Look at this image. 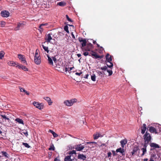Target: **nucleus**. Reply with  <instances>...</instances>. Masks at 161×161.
Wrapping results in <instances>:
<instances>
[{
    "label": "nucleus",
    "mask_w": 161,
    "mask_h": 161,
    "mask_svg": "<svg viewBox=\"0 0 161 161\" xmlns=\"http://www.w3.org/2000/svg\"><path fill=\"white\" fill-rule=\"evenodd\" d=\"M44 99L47 101L49 105H50V98L48 97H45Z\"/></svg>",
    "instance_id": "33"
},
{
    "label": "nucleus",
    "mask_w": 161,
    "mask_h": 161,
    "mask_svg": "<svg viewBox=\"0 0 161 161\" xmlns=\"http://www.w3.org/2000/svg\"><path fill=\"white\" fill-rule=\"evenodd\" d=\"M58 56L56 55L54 57H53V59L54 63L56 64L57 65V63L58 62H58H60L59 60L57 59V58Z\"/></svg>",
    "instance_id": "26"
},
{
    "label": "nucleus",
    "mask_w": 161,
    "mask_h": 161,
    "mask_svg": "<svg viewBox=\"0 0 161 161\" xmlns=\"http://www.w3.org/2000/svg\"><path fill=\"white\" fill-rule=\"evenodd\" d=\"M144 161H147L148 160V159L147 158H145L144 160Z\"/></svg>",
    "instance_id": "63"
},
{
    "label": "nucleus",
    "mask_w": 161,
    "mask_h": 161,
    "mask_svg": "<svg viewBox=\"0 0 161 161\" xmlns=\"http://www.w3.org/2000/svg\"><path fill=\"white\" fill-rule=\"evenodd\" d=\"M55 149V147L52 144V145H51V150H53L54 151Z\"/></svg>",
    "instance_id": "48"
},
{
    "label": "nucleus",
    "mask_w": 161,
    "mask_h": 161,
    "mask_svg": "<svg viewBox=\"0 0 161 161\" xmlns=\"http://www.w3.org/2000/svg\"><path fill=\"white\" fill-rule=\"evenodd\" d=\"M66 3L64 1L61 2L57 3V5L61 7H63L65 6Z\"/></svg>",
    "instance_id": "27"
},
{
    "label": "nucleus",
    "mask_w": 161,
    "mask_h": 161,
    "mask_svg": "<svg viewBox=\"0 0 161 161\" xmlns=\"http://www.w3.org/2000/svg\"><path fill=\"white\" fill-rule=\"evenodd\" d=\"M116 152L117 153L120 152L123 155H125V151L123 148H122L121 147H120L116 149Z\"/></svg>",
    "instance_id": "21"
},
{
    "label": "nucleus",
    "mask_w": 161,
    "mask_h": 161,
    "mask_svg": "<svg viewBox=\"0 0 161 161\" xmlns=\"http://www.w3.org/2000/svg\"><path fill=\"white\" fill-rule=\"evenodd\" d=\"M1 16L4 17H8L9 16V13L7 11L4 10L1 11Z\"/></svg>",
    "instance_id": "12"
},
{
    "label": "nucleus",
    "mask_w": 161,
    "mask_h": 161,
    "mask_svg": "<svg viewBox=\"0 0 161 161\" xmlns=\"http://www.w3.org/2000/svg\"><path fill=\"white\" fill-rule=\"evenodd\" d=\"M69 69V67H67V66H66V67L65 68V71L66 72H67Z\"/></svg>",
    "instance_id": "51"
},
{
    "label": "nucleus",
    "mask_w": 161,
    "mask_h": 161,
    "mask_svg": "<svg viewBox=\"0 0 161 161\" xmlns=\"http://www.w3.org/2000/svg\"><path fill=\"white\" fill-rule=\"evenodd\" d=\"M66 17L67 19V20L69 21L72 22V20L69 17L68 15H66Z\"/></svg>",
    "instance_id": "43"
},
{
    "label": "nucleus",
    "mask_w": 161,
    "mask_h": 161,
    "mask_svg": "<svg viewBox=\"0 0 161 161\" xmlns=\"http://www.w3.org/2000/svg\"><path fill=\"white\" fill-rule=\"evenodd\" d=\"M86 156L83 154H79L78 156V159L85 160L86 159Z\"/></svg>",
    "instance_id": "20"
},
{
    "label": "nucleus",
    "mask_w": 161,
    "mask_h": 161,
    "mask_svg": "<svg viewBox=\"0 0 161 161\" xmlns=\"http://www.w3.org/2000/svg\"><path fill=\"white\" fill-rule=\"evenodd\" d=\"M105 57L106 60L110 64V65H107L108 67L111 68L113 67V63L111 62L112 61V56L110 55L109 54L107 53Z\"/></svg>",
    "instance_id": "4"
},
{
    "label": "nucleus",
    "mask_w": 161,
    "mask_h": 161,
    "mask_svg": "<svg viewBox=\"0 0 161 161\" xmlns=\"http://www.w3.org/2000/svg\"><path fill=\"white\" fill-rule=\"evenodd\" d=\"M112 152L114 155L115 156L116 155L115 152L114 151L112 150Z\"/></svg>",
    "instance_id": "57"
},
{
    "label": "nucleus",
    "mask_w": 161,
    "mask_h": 161,
    "mask_svg": "<svg viewBox=\"0 0 161 161\" xmlns=\"http://www.w3.org/2000/svg\"><path fill=\"white\" fill-rule=\"evenodd\" d=\"M71 156V155L66 156L64 159V161H72Z\"/></svg>",
    "instance_id": "30"
},
{
    "label": "nucleus",
    "mask_w": 161,
    "mask_h": 161,
    "mask_svg": "<svg viewBox=\"0 0 161 161\" xmlns=\"http://www.w3.org/2000/svg\"><path fill=\"white\" fill-rule=\"evenodd\" d=\"M19 88L20 90V91L21 92H25V94L27 95H29L30 94V93L29 92H27L25 90L24 88H22L20 86L19 87Z\"/></svg>",
    "instance_id": "25"
},
{
    "label": "nucleus",
    "mask_w": 161,
    "mask_h": 161,
    "mask_svg": "<svg viewBox=\"0 0 161 161\" xmlns=\"http://www.w3.org/2000/svg\"><path fill=\"white\" fill-rule=\"evenodd\" d=\"M69 154H76V151L75 150H73L72 151H71L69 152Z\"/></svg>",
    "instance_id": "41"
},
{
    "label": "nucleus",
    "mask_w": 161,
    "mask_h": 161,
    "mask_svg": "<svg viewBox=\"0 0 161 161\" xmlns=\"http://www.w3.org/2000/svg\"><path fill=\"white\" fill-rule=\"evenodd\" d=\"M127 141L126 139H125L121 141L120 143L122 148L124 147L125 145L127 144Z\"/></svg>",
    "instance_id": "19"
},
{
    "label": "nucleus",
    "mask_w": 161,
    "mask_h": 161,
    "mask_svg": "<svg viewBox=\"0 0 161 161\" xmlns=\"http://www.w3.org/2000/svg\"><path fill=\"white\" fill-rule=\"evenodd\" d=\"M74 68V67H72L70 68H69L70 69H69V73H70L71 72V70L72 69H73V68Z\"/></svg>",
    "instance_id": "54"
},
{
    "label": "nucleus",
    "mask_w": 161,
    "mask_h": 161,
    "mask_svg": "<svg viewBox=\"0 0 161 161\" xmlns=\"http://www.w3.org/2000/svg\"><path fill=\"white\" fill-rule=\"evenodd\" d=\"M18 58L19 59L21 60L24 63H26V61L25 60V57L23 55L20 54H18Z\"/></svg>",
    "instance_id": "16"
},
{
    "label": "nucleus",
    "mask_w": 161,
    "mask_h": 161,
    "mask_svg": "<svg viewBox=\"0 0 161 161\" xmlns=\"http://www.w3.org/2000/svg\"><path fill=\"white\" fill-rule=\"evenodd\" d=\"M91 143H94V144H96L97 142H91Z\"/></svg>",
    "instance_id": "62"
},
{
    "label": "nucleus",
    "mask_w": 161,
    "mask_h": 161,
    "mask_svg": "<svg viewBox=\"0 0 161 161\" xmlns=\"http://www.w3.org/2000/svg\"><path fill=\"white\" fill-rule=\"evenodd\" d=\"M47 25V23L42 24L40 25V27L46 26V25Z\"/></svg>",
    "instance_id": "52"
},
{
    "label": "nucleus",
    "mask_w": 161,
    "mask_h": 161,
    "mask_svg": "<svg viewBox=\"0 0 161 161\" xmlns=\"http://www.w3.org/2000/svg\"><path fill=\"white\" fill-rule=\"evenodd\" d=\"M111 153L110 152H109L108 153V158L111 156Z\"/></svg>",
    "instance_id": "53"
},
{
    "label": "nucleus",
    "mask_w": 161,
    "mask_h": 161,
    "mask_svg": "<svg viewBox=\"0 0 161 161\" xmlns=\"http://www.w3.org/2000/svg\"><path fill=\"white\" fill-rule=\"evenodd\" d=\"M147 145H146L145 144H144L143 146V147L142 148L141 150L142 151V153L141 155V156L142 157L143 155H144L147 153Z\"/></svg>",
    "instance_id": "14"
},
{
    "label": "nucleus",
    "mask_w": 161,
    "mask_h": 161,
    "mask_svg": "<svg viewBox=\"0 0 161 161\" xmlns=\"http://www.w3.org/2000/svg\"><path fill=\"white\" fill-rule=\"evenodd\" d=\"M51 133H52L54 137H56L58 136V135L54 132L53 131L51 130Z\"/></svg>",
    "instance_id": "36"
},
{
    "label": "nucleus",
    "mask_w": 161,
    "mask_h": 161,
    "mask_svg": "<svg viewBox=\"0 0 161 161\" xmlns=\"http://www.w3.org/2000/svg\"><path fill=\"white\" fill-rule=\"evenodd\" d=\"M22 144L26 147L29 148L30 147V146L29 145V144L23 142Z\"/></svg>",
    "instance_id": "38"
},
{
    "label": "nucleus",
    "mask_w": 161,
    "mask_h": 161,
    "mask_svg": "<svg viewBox=\"0 0 161 161\" xmlns=\"http://www.w3.org/2000/svg\"><path fill=\"white\" fill-rule=\"evenodd\" d=\"M20 133L22 134H24L27 137L28 135L27 131L26 130H23L21 131Z\"/></svg>",
    "instance_id": "31"
},
{
    "label": "nucleus",
    "mask_w": 161,
    "mask_h": 161,
    "mask_svg": "<svg viewBox=\"0 0 161 161\" xmlns=\"http://www.w3.org/2000/svg\"><path fill=\"white\" fill-rule=\"evenodd\" d=\"M77 101V99H72L70 100H66L64 102V103L67 106H70Z\"/></svg>",
    "instance_id": "3"
},
{
    "label": "nucleus",
    "mask_w": 161,
    "mask_h": 161,
    "mask_svg": "<svg viewBox=\"0 0 161 161\" xmlns=\"http://www.w3.org/2000/svg\"><path fill=\"white\" fill-rule=\"evenodd\" d=\"M0 116L4 119L5 121H6V120H7L8 122H9L10 120L8 117L5 114H3V113H2V114L0 115Z\"/></svg>",
    "instance_id": "23"
},
{
    "label": "nucleus",
    "mask_w": 161,
    "mask_h": 161,
    "mask_svg": "<svg viewBox=\"0 0 161 161\" xmlns=\"http://www.w3.org/2000/svg\"><path fill=\"white\" fill-rule=\"evenodd\" d=\"M150 146L151 147H154V148H159V146L158 144L154 143H151L150 144Z\"/></svg>",
    "instance_id": "24"
},
{
    "label": "nucleus",
    "mask_w": 161,
    "mask_h": 161,
    "mask_svg": "<svg viewBox=\"0 0 161 161\" xmlns=\"http://www.w3.org/2000/svg\"><path fill=\"white\" fill-rule=\"evenodd\" d=\"M15 121L18 122L19 123L22 124L23 125L24 124L23 120L19 118H17L15 119Z\"/></svg>",
    "instance_id": "28"
},
{
    "label": "nucleus",
    "mask_w": 161,
    "mask_h": 161,
    "mask_svg": "<svg viewBox=\"0 0 161 161\" xmlns=\"http://www.w3.org/2000/svg\"><path fill=\"white\" fill-rule=\"evenodd\" d=\"M24 25L23 23H18L17 26L14 28V30L15 31L19 30L23 27Z\"/></svg>",
    "instance_id": "15"
},
{
    "label": "nucleus",
    "mask_w": 161,
    "mask_h": 161,
    "mask_svg": "<svg viewBox=\"0 0 161 161\" xmlns=\"http://www.w3.org/2000/svg\"><path fill=\"white\" fill-rule=\"evenodd\" d=\"M17 64L16 65H17V66H16V67H18V68H19V69H22V66H23V65H18V63H17Z\"/></svg>",
    "instance_id": "46"
},
{
    "label": "nucleus",
    "mask_w": 161,
    "mask_h": 161,
    "mask_svg": "<svg viewBox=\"0 0 161 161\" xmlns=\"http://www.w3.org/2000/svg\"><path fill=\"white\" fill-rule=\"evenodd\" d=\"M34 62L37 64H39L41 62V58L40 55L37 57L34 56Z\"/></svg>",
    "instance_id": "13"
},
{
    "label": "nucleus",
    "mask_w": 161,
    "mask_h": 161,
    "mask_svg": "<svg viewBox=\"0 0 161 161\" xmlns=\"http://www.w3.org/2000/svg\"><path fill=\"white\" fill-rule=\"evenodd\" d=\"M53 64V61L52 59L51 58V65Z\"/></svg>",
    "instance_id": "64"
},
{
    "label": "nucleus",
    "mask_w": 161,
    "mask_h": 161,
    "mask_svg": "<svg viewBox=\"0 0 161 161\" xmlns=\"http://www.w3.org/2000/svg\"><path fill=\"white\" fill-rule=\"evenodd\" d=\"M33 104L36 108L39 109H42L43 108V104L41 103H39L38 102H34Z\"/></svg>",
    "instance_id": "11"
},
{
    "label": "nucleus",
    "mask_w": 161,
    "mask_h": 161,
    "mask_svg": "<svg viewBox=\"0 0 161 161\" xmlns=\"http://www.w3.org/2000/svg\"><path fill=\"white\" fill-rule=\"evenodd\" d=\"M96 76L94 74L91 75V80L93 81H96Z\"/></svg>",
    "instance_id": "35"
},
{
    "label": "nucleus",
    "mask_w": 161,
    "mask_h": 161,
    "mask_svg": "<svg viewBox=\"0 0 161 161\" xmlns=\"http://www.w3.org/2000/svg\"><path fill=\"white\" fill-rule=\"evenodd\" d=\"M99 69L102 70V71H100L98 70L96 71L97 72L99 76L101 77H104L105 76V74L104 71H105L108 69L107 67L106 66H104L103 67H100Z\"/></svg>",
    "instance_id": "1"
},
{
    "label": "nucleus",
    "mask_w": 161,
    "mask_h": 161,
    "mask_svg": "<svg viewBox=\"0 0 161 161\" xmlns=\"http://www.w3.org/2000/svg\"><path fill=\"white\" fill-rule=\"evenodd\" d=\"M143 138L145 142L144 144L148 145L151 139V136L150 135L146 132L143 136Z\"/></svg>",
    "instance_id": "2"
},
{
    "label": "nucleus",
    "mask_w": 161,
    "mask_h": 161,
    "mask_svg": "<svg viewBox=\"0 0 161 161\" xmlns=\"http://www.w3.org/2000/svg\"><path fill=\"white\" fill-rule=\"evenodd\" d=\"M89 76V75L87 74L85 75V76L84 77V78L86 79H87L88 78V76Z\"/></svg>",
    "instance_id": "56"
},
{
    "label": "nucleus",
    "mask_w": 161,
    "mask_h": 161,
    "mask_svg": "<svg viewBox=\"0 0 161 161\" xmlns=\"http://www.w3.org/2000/svg\"><path fill=\"white\" fill-rule=\"evenodd\" d=\"M42 46L44 50L45 54L48 58V63L50 64V57L49 55L48 54L49 52V50L48 49V47L45 46L43 45H42Z\"/></svg>",
    "instance_id": "6"
},
{
    "label": "nucleus",
    "mask_w": 161,
    "mask_h": 161,
    "mask_svg": "<svg viewBox=\"0 0 161 161\" xmlns=\"http://www.w3.org/2000/svg\"><path fill=\"white\" fill-rule=\"evenodd\" d=\"M93 48V46L92 44L91 43H88L85 47L82 48V51H91Z\"/></svg>",
    "instance_id": "5"
},
{
    "label": "nucleus",
    "mask_w": 161,
    "mask_h": 161,
    "mask_svg": "<svg viewBox=\"0 0 161 161\" xmlns=\"http://www.w3.org/2000/svg\"><path fill=\"white\" fill-rule=\"evenodd\" d=\"M38 49H36V50L35 55V56H36V57H37L38 55H39L38 53Z\"/></svg>",
    "instance_id": "50"
},
{
    "label": "nucleus",
    "mask_w": 161,
    "mask_h": 161,
    "mask_svg": "<svg viewBox=\"0 0 161 161\" xmlns=\"http://www.w3.org/2000/svg\"><path fill=\"white\" fill-rule=\"evenodd\" d=\"M103 136L98 132H96L93 135V137L94 139H97L100 137H102Z\"/></svg>",
    "instance_id": "22"
},
{
    "label": "nucleus",
    "mask_w": 161,
    "mask_h": 161,
    "mask_svg": "<svg viewBox=\"0 0 161 161\" xmlns=\"http://www.w3.org/2000/svg\"><path fill=\"white\" fill-rule=\"evenodd\" d=\"M141 133L142 134H144L147 130L146 124H143L142 126L141 127Z\"/></svg>",
    "instance_id": "18"
},
{
    "label": "nucleus",
    "mask_w": 161,
    "mask_h": 161,
    "mask_svg": "<svg viewBox=\"0 0 161 161\" xmlns=\"http://www.w3.org/2000/svg\"><path fill=\"white\" fill-rule=\"evenodd\" d=\"M42 26H41V27H40V26H39V28L40 29V30L39 29V30L41 32H42V31L41 30H42L43 29V28H42Z\"/></svg>",
    "instance_id": "55"
},
{
    "label": "nucleus",
    "mask_w": 161,
    "mask_h": 161,
    "mask_svg": "<svg viewBox=\"0 0 161 161\" xmlns=\"http://www.w3.org/2000/svg\"><path fill=\"white\" fill-rule=\"evenodd\" d=\"M64 30L68 33H69V31L68 30V27L67 25H65L64 27Z\"/></svg>",
    "instance_id": "39"
},
{
    "label": "nucleus",
    "mask_w": 161,
    "mask_h": 161,
    "mask_svg": "<svg viewBox=\"0 0 161 161\" xmlns=\"http://www.w3.org/2000/svg\"><path fill=\"white\" fill-rule=\"evenodd\" d=\"M82 74V72H81L80 73L76 72L75 74L76 75L80 76Z\"/></svg>",
    "instance_id": "49"
},
{
    "label": "nucleus",
    "mask_w": 161,
    "mask_h": 161,
    "mask_svg": "<svg viewBox=\"0 0 161 161\" xmlns=\"http://www.w3.org/2000/svg\"><path fill=\"white\" fill-rule=\"evenodd\" d=\"M100 146H101L106 147V144L105 143H102V144H101V145H100Z\"/></svg>",
    "instance_id": "58"
},
{
    "label": "nucleus",
    "mask_w": 161,
    "mask_h": 161,
    "mask_svg": "<svg viewBox=\"0 0 161 161\" xmlns=\"http://www.w3.org/2000/svg\"><path fill=\"white\" fill-rule=\"evenodd\" d=\"M22 69L24 70V71H27L28 70V69L25 66H22Z\"/></svg>",
    "instance_id": "44"
},
{
    "label": "nucleus",
    "mask_w": 161,
    "mask_h": 161,
    "mask_svg": "<svg viewBox=\"0 0 161 161\" xmlns=\"http://www.w3.org/2000/svg\"><path fill=\"white\" fill-rule=\"evenodd\" d=\"M85 148V146L82 145L81 144H78L76 145L75 146V147H73L75 148L77 151H81Z\"/></svg>",
    "instance_id": "10"
},
{
    "label": "nucleus",
    "mask_w": 161,
    "mask_h": 161,
    "mask_svg": "<svg viewBox=\"0 0 161 161\" xmlns=\"http://www.w3.org/2000/svg\"><path fill=\"white\" fill-rule=\"evenodd\" d=\"M83 55L85 56H87L89 55V53L87 52H85L83 53Z\"/></svg>",
    "instance_id": "47"
},
{
    "label": "nucleus",
    "mask_w": 161,
    "mask_h": 161,
    "mask_svg": "<svg viewBox=\"0 0 161 161\" xmlns=\"http://www.w3.org/2000/svg\"><path fill=\"white\" fill-rule=\"evenodd\" d=\"M8 64L9 66H14L15 65H16L17 64L16 63L14 62L13 61H10L8 62Z\"/></svg>",
    "instance_id": "29"
},
{
    "label": "nucleus",
    "mask_w": 161,
    "mask_h": 161,
    "mask_svg": "<svg viewBox=\"0 0 161 161\" xmlns=\"http://www.w3.org/2000/svg\"><path fill=\"white\" fill-rule=\"evenodd\" d=\"M77 55L78 57H79L81 56V55L80 53L78 54Z\"/></svg>",
    "instance_id": "61"
},
{
    "label": "nucleus",
    "mask_w": 161,
    "mask_h": 161,
    "mask_svg": "<svg viewBox=\"0 0 161 161\" xmlns=\"http://www.w3.org/2000/svg\"><path fill=\"white\" fill-rule=\"evenodd\" d=\"M148 130L152 133H155V134L158 133V132L156 131V129L154 127L151 126L149 127Z\"/></svg>",
    "instance_id": "17"
},
{
    "label": "nucleus",
    "mask_w": 161,
    "mask_h": 161,
    "mask_svg": "<svg viewBox=\"0 0 161 161\" xmlns=\"http://www.w3.org/2000/svg\"><path fill=\"white\" fill-rule=\"evenodd\" d=\"M54 161H60V160L59 159L56 158H55Z\"/></svg>",
    "instance_id": "59"
},
{
    "label": "nucleus",
    "mask_w": 161,
    "mask_h": 161,
    "mask_svg": "<svg viewBox=\"0 0 161 161\" xmlns=\"http://www.w3.org/2000/svg\"><path fill=\"white\" fill-rule=\"evenodd\" d=\"M5 24V22L4 21H2L0 23V25L2 27H3Z\"/></svg>",
    "instance_id": "42"
},
{
    "label": "nucleus",
    "mask_w": 161,
    "mask_h": 161,
    "mask_svg": "<svg viewBox=\"0 0 161 161\" xmlns=\"http://www.w3.org/2000/svg\"><path fill=\"white\" fill-rule=\"evenodd\" d=\"M79 41L80 42H82L81 43V48L82 49V47L83 48L86 46V40L85 39H83L82 38H79Z\"/></svg>",
    "instance_id": "8"
},
{
    "label": "nucleus",
    "mask_w": 161,
    "mask_h": 161,
    "mask_svg": "<svg viewBox=\"0 0 161 161\" xmlns=\"http://www.w3.org/2000/svg\"><path fill=\"white\" fill-rule=\"evenodd\" d=\"M4 52L3 51H2L0 52V59H2L4 57Z\"/></svg>",
    "instance_id": "34"
},
{
    "label": "nucleus",
    "mask_w": 161,
    "mask_h": 161,
    "mask_svg": "<svg viewBox=\"0 0 161 161\" xmlns=\"http://www.w3.org/2000/svg\"><path fill=\"white\" fill-rule=\"evenodd\" d=\"M106 70L107 72L108 73V76H110L112 74L113 71L111 70H108L107 69Z\"/></svg>",
    "instance_id": "40"
},
{
    "label": "nucleus",
    "mask_w": 161,
    "mask_h": 161,
    "mask_svg": "<svg viewBox=\"0 0 161 161\" xmlns=\"http://www.w3.org/2000/svg\"><path fill=\"white\" fill-rule=\"evenodd\" d=\"M72 36L73 38L75 39V36L73 34V33H72Z\"/></svg>",
    "instance_id": "60"
},
{
    "label": "nucleus",
    "mask_w": 161,
    "mask_h": 161,
    "mask_svg": "<svg viewBox=\"0 0 161 161\" xmlns=\"http://www.w3.org/2000/svg\"><path fill=\"white\" fill-rule=\"evenodd\" d=\"M140 149L137 146H136L133 149L132 151L131 152L132 155H139L140 154Z\"/></svg>",
    "instance_id": "7"
},
{
    "label": "nucleus",
    "mask_w": 161,
    "mask_h": 161,
    "mask_svg": "<svg viewBox=\"0 0 161 161\" xmlns=\"http://www.w3.org/2000/svg\"><path fill=\"white\" fill-rule=\"evenodd\" d=\"M2 153H3V155H4L5 157L8 158V154L6 152L4 151H2Z\"/></svg>",
    "instance_id": "37"
},
{
    "label": "nucleus",
    "mask_w": 161,
    "mask_h": 161,
    "mask_svg": "<svg viewBox=\"0 0 161 161\" xmlns=\"http://www.w3.org/2000/svg\"><path fill=\"white\" fill-rule=\"evenodd\" d=\"M154 157V155H151V157L149 160H151L152 161H154L153 158Z\"/></svg>",
    "instance_id": "45"
},
{
    "label": "nucleus",
    "mask_w": 161,
    "mask_h": 161,
    "mask_svg": "<svg viewBox=\"0 0 161 161\" xmlns=\"http://www.w3.org/2000/svg\"><path fill=\"white\" fill-rule=\"evenodd\" d=\"M46 42H44V44L46 43V42H50V34L49 33L47 35V37L46 38Z\"/></svg>",
    "instance_id": "32"
},
{
    "label": "nucleus",
    "mask_w": 161,
    "mask_h": 161,
    "mask_svg": "<svg viewBox=\"0 0 161 161\" xmlns=\"http://www.w3.org/2000/svg\"><path fill=\"white\" fill-rule=\"evenodd\" d=\"M92 53H90V54H91V55L92 56L93 58H95L96 59L99 58L101 59L103 58V55L99 56L97 55L96 52L93 51H92Z\"/></svg>",
    "instance_id": "9"
}]
</instances>
